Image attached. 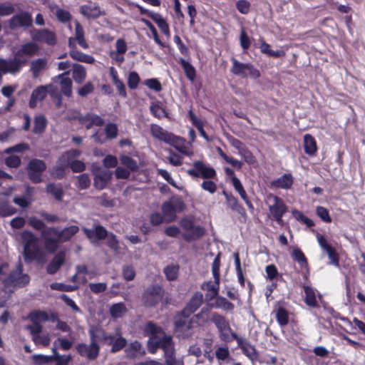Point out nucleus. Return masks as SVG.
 Returning <instances> with one entry per match:
<instances>
[{
	"label": "nucleus",
	"instance_id": "61",
	"mask_svg": "<svg viewBox=\"0 0 365 365\" xmlns=\"http://www.w3.org/2000/svg\"><path fill=\"white\" fill-rule=\"evenodd\" d=\"M104 131L106 138L112 140L118 136V128L115 123H108L106 125Z\"/></svg>",
	"mask_w": 365,
	"mask_h": 365
},
{
	"label": "nucleus",
	"instance_id": "35",
	"mask_svg": "<svg viewBox=\"0 0 365 365\" xmlns=\"http://www.w3.org/2000/svg\"><path fill=\"white\" fill-rule=\"evenodd\" d=\"M68 71L58 75L60 79V89L61 93L66 97L72 96V81L68 76Z\"/></svg>",
	"mask_w": 365,
	"mask_h": 365
},
{
	"label": "nucleus",
	"instance_id": "58",
	"mask_svg": "<svg viewBox=\"0 0 365 365\" xmlns=\"http://www.w3.org/2000/svg\"><path fill=\"white\" fill-rule=\"evenodd\" d=\"M126 312V307L123 302L113 304L110 308V315L114 318H119L122 317Z\"/></svg>",
	"mask_w": 365,
	"mask_h": 365
},
{
	"label": "nucleus",
	"instance_id": "42",
	"mask_svg": "<svg viewBox=\"0 0 365 365\" xmlns=\"http://www.w3.org/2000/svg\"><path fill=\"white\" fill-rule=\"evenodd\" d=\"M292 258L297 262L302 268H306L309 272V264L307 257L302 250L297 247H294L291 253Z\"/></svg>",
	"mask_w": 365,
	"mask_h": 365
},
{
	"label": "nucleus",
	"instance_id": "32",
	"mask_svg": "<svg viewBox=\"0 0 365 365\" xmlns=\"http://www.w3.org/2000/svg\"><path fill=\"white\" fill-rule=\"evenodd\" d=\"M22 66L19 63V61L14 58L6 61L3 58H0V71L3 73H15L19 72Z\"/></svg>",
	"mask_w": 365,
	"mask_h": 365
},
{
	"label": "nucleus",
	"instance_id": "63",
	"mask_svg": "<svg viewBox=\"0 0 365 365\" xmlns=\"http://www.w3.org/2000/svg\"><path fill=\"white\" fill-rule=\"evenodd\" d=\"M140 81V78L137 72L130 71L128 73V86L130 89H131V90L136 89L138 86Z\"/></svg>",
	"mask_w": 365,
	"mask_h": 365
},
{
	"label": "nucleus",
	"instance_id": "17",
	"mask_svg": "<svg viewBox=\"0 0 365 365\" xmlns=\"http://www.w3.org/2000/svg\"><path fill=\"white\" fill-rule=\"evenodd\" d=\"M317 238L321 248L327 253L329 259H330V264L336 267H339V257L335 248L328 243L324 235L318 233Z\"/></svg>",
	"mask_w": 365,
	"mask_h": 365
},
{
	"label": "nucleus",
	"instance_id": "16",
	"mask_svg": "<svg viewBox=\"0 0 365 365\" xmlns=\"http://www.w3.org/2000/svg\"><path fill=\"white\" fill-rule=\"evenodd\" d=\"M33 24L32 16L27 11H21L9 20V26L14 30L21 27H30Z\"/></svg>",
	"mask_w": 365,
	"mask_h": 365
},
{
	"label": "nucleus",
	"instance_id": "62",
	"mask_svg": "<svg viewBox=\"0 0 365 365\" xmlns=\"http://www.w3.org/2000/svg\"><path fill=\"white\" fill-rule=\"evenodd\" d=\"M179 272L178 265H168L164 269V273L168 280L173 281L178 278Z\"/></svg>",
	"mask_w": 365,
	"mask_h": 365
},
{
	"label": "nucleus",
	"instance_id": "56",
	"mask_svg": "<svg viewBox=\"0 0 365 365\" xmlns=\"http://www.w3.org/2000/svg\"><path fill=\"white\" fill-rule=\"evenodd\" d=\"M276 320L277 323L284 327L289 323V313L285 308L279 307L276 311Z\"/></svg>",
	"mask_w": 365,
	"mask_h": 365
},
{
	"label": "nucleus",
	"instance_id": "19",
	"mask_svg": "<svg viewBox=\"0 0 365 365\" xmlns=\"http://www.w3.org/2000/svg\"><path fill=\"white\" fill-rule=\"evenodd\" d=\"M90 341L95 343L107 344L112 339V334L107 332L103 328L98 326H93L88 330Z\"/></svg>",
	"mask_w": 365,
	"mask_h": 365
},
{
	"label": "nucleus",
	"instance_id": "51",
	"mask_svg": "<svg viewBox=\"0 0 365 365\" xmlns=\"http://www.w3.org/2000/svg\"><path fill=\"white\" fill-rule=\"evenodd\" d=\"M153 21L158 25V28L165 36L170 37V31L169 25L160 14L158 13L157 15L153 18Z\"/></svg>",
	"mask_w": 365,
	"mask_h": 365
},
{
	"label": "nucleus",
	"instance_id": "5",
	"mask_svg": "<svg viewBox=\"0 0 365 365\" xmlns=\"http://www.w3.org/2000/svg\"><path fill=\"white\" fill-rule=\"evenodd\" d=\"M165 294V289L161 285L151 284L144 290L142 294V304L146 308L154 307L163 302Z\"/></svg>",
	"mask_w": 365,
	"mask_h": 365
},
{
	"label": "nucleus",
	"instance_id": "23",
	"mask_svg": "<svg viewBox=\"0 0 365 365\" xmlns=\"http://www.w3.org/2000/svg\"><path fill=\"white\" fill-rule=\"evenodd\" d=\"M168 144L173 146L175 150L186 156H190L192 155V152L190 150L187 141L185 138L172 135L170 140L168 142Z\"/></svg>",
	"mask_w": 365,
	"mask_h": 365
},
{
	"label": "nucleus",
	"instance_id": "6",
	"mask_svg": "<svg viewBox=\"0 0 365 365\" xmlns=\"http://www.w3.org/2000/svg\"><path fill=\"white\" fill-rule=\"evenodd\" d=\"M181 227L187 232L182 235V238L186 242L197 240L205 234V229L200 225H195V220L192 217H185L180 220Z\"/></svg>",
	"mask_w": 365,
	"mask_h": 365
},
{
	"label": "nucleus",
	"instance_id": "34",
	"mask_svg": "<svg viewBox=\"0 0 365 365\" xmlns=\"http://www.w3.org/2000/svg\"><path fill=\"white\" fill-rule=\"evenodd\" d=\"M150 133L153 137L165 143L169 142L173 135L172 133L164 130L161 126L157 124H152L150 125Z\"/></svg>",
	"mask_w": 365,
	"mask_h": 365
},
{
	"label": "nucleus",
	"instance_id": "47",
	"mask_svg": "<svg viewBox=\"0 0 365 365\" xmlns=\"http://www.w3.org/2000/svg\"><path fill=\"white\" fill-rule=\"evenodd\" d=\"M215 302L211 304V307L220 308L225 311H232L235 309V305L229 302L226 298L218 294L215 297Z\"/></svg>",
	"mask_w": 365,
	"mask_h": 365
},
{
	"label": "nucleus",
	"instance_id": "39",
	"mask_svg": "<svg viewBox=\"0 0 365 365\" xmlns=\"http://www.w3.org/2000/svg\"><path fill=\"white\" fill-rule=\"evenodd\" d=\"M162 212L168 222H173L176 218V209L171 201H166L162 205Z\"/></svg>",
	"mask_w": 365,
	"mask_h": 365
},
{
	"label": "nucleus",
	"instance_id": "33",
	"mask_svg": "<svg viewBox=\"0 0 365 365\" xmlns=\"http://www.w3.org/2000/svg\"><path fill=\"white\" fill-rule=\"evenodd\" d=\"M80 154L81 152L76 149L68 150L59 157L57 163L66 170L68 168L71 167L72 160L78 157Z\"/></svg>",
	"mask_w": 365,
	"mask_h": 365
},
{
	"label": "nucleus",
	"instance_id": "57",
	"mask_svg": "<svg viewBox=\"0 0 365 365\" xmlns=\"http://www.w3.org/2000/svg\"><path fill=\"white\" fill-rule=\"evenodd\" d=\"M47 61L44 58H38L31 62V71L34 77H37L41 71L46 66Z\"/></svg>",
	"mask_w": 365,
	"mask_h": 365
},
{
	"label": "nucleus",
	"instance_id": "64",
	"mask_svg": "<svg viewBox=\"0 0 365 365\" xmlns=\"http://www.w3.org/2000/svg\"><path fill=\"white\" fill-rule=\"evenodd\" d=\"M53 361H56L55 365H68L69 361L71 359V356L70 355L68 356H61L56 351V348L53 349Z\"/></svg>",
	"mask_w": 365,
	"mask_h": 365
},
{
	"label": "nucleus",
	"instance_id": "9",
	"mask_svg": "<svg viewBox=\"0 0 365 365\" xmlns=\"http://www.w3.org/2000/svg\"><path fill=\"white\" fill-rule=\"evenodd\" d=\"M27 173L29 179L35 184L43 181V173L46 170V163L40 159H31L27 165Z\"/></svg>",
	"mask_w": 365,
	"mask_h": 365
},
{
	"label": "nucleus",
	"instance_id": "31",
	"mask_svg": "<svg viewBox=\"0 0 365 365\" xmlns=\"http://www.w3.org/2000/svg\"><path fill=\"white\" fill-rule=\"evenodd\" d=\"M127 344V340L125 338L122 336L121 332L116 331L114 334H112V339L108 341V345L111 346L110 351L112 353H116L122 350L125 347Z\"/></svg>",
	"mask_w": 365,
	"mask_h": 365
},
{
	"label": "nucleus",
	"instance_id": "1",
	"mask_svg": "<svg viewBox=\"0 0 365 365\" xmlns=\"http://www.w3.org/2000/svg\"><path fill=\"white\" fill-rule=\"evenodd\" d=\"M79 231L77 225L66 227L58 230L54 227H50L41 232V238L43 240L44 248L49 252L57 250L60 242H68Z\"/></svg>",
	"mask_w": 365,
	"mask_h": 365
},
{
	"label": "nucleus",
	"instance_id": "46",
	"mask_svg": "<svg viewBox=\"0 0 365 365\" xmlns=\"http://www.w3.org/2000/svg\"><path fill=\"white\" fill-rule=\"evenodd\" d=\"M303 288L305 293L304 302L306 304L313 308L318 307L319 304L316 299L315 291L314 289L307 285H304Z\"/></svg>",
	"mask_w": 365,
	"mask_h": 365
},
{
	"label": "nucleus",
	"instance_id": "26",
	"mask_svg": "<svg viewBox=\"0 0 365 365\" xmlns=\"http://www.w3.org/2000/svg\"><path fill=\"white\" fill-rule=\"evenodd\" d=\"M82 230L86 235V237L91 240L93 239L97 240H103L108 237L107 230L101 225L95 226L93 230H91L87 227H83Z\"/></svg>",
	"mask_w": 365,
	"mask_h": 365
},
{
	"label": "nucleus",
	"instance_id": "49",
	"mask_svg": "<svg viewBox=\"0 0 365 365\" xmlns=\"http://www.w3.org/2000/svg\"><path fill=\"white\" fill-rule=\"evenodd\" d=\"M53 9H55V16L60 23L69 24L71 22L72 16L68 10H65L58 6H56Z\"/></svg>",
	"mask_w": 365,
	"mask_h": 365
},
{
	"label": "nucleus",
	"instance_id": "45",
	"mask_svg": "<svg viewBox=\"0 0 365 365\" xmlns=\"http://www.w3.org/2000/svg\"><path fill=\"white\" fill-rule=\"evenodd\" d=\"M47 120L44 115L39 114L34 118V125L32 132L34 134H41L47 126Z\"/></svg>",
	"mask_w": 365,
	"mask_h": 365
},
{
	"label": "nucleus",
	"instance_id": "28",
	"mask_svg": "<svg viewBox=\"0 0 365 365\" xmlns=\"http://www.w3.org/2000/svg\"><path fill=\"white\" fill-rule=\"evenodd\" d=\"M104 120L98 115L88 112L83 116L81 125H84L87 130L93 126L101 127L104 124Z\"/></svg>",
	"mask_w": 365,
	"mask_h": 365
},
{
	"label": "nucleus",
	"instance_id": "48",
	"mask_svg": "<svg viewBox=\"0 0 365 365\" xmlns=\"http://www.w3.org/2000/svg\"><path fill=\"white\" fill-rule=\"evenodd\" d=\"M20 50L27 57H31L38 53L40 47L35 42H28L21 45Z\"/></svg>",
	"mask_w": 365,
	"mask_h": 365
},
{
	"label": "nucleus",
	"instance_id": "18",
	"mask_svg": "<svg viewBox=\"0 0 365 365\" xmlns=\"http://www.w3.org/2000/svg\"><path fill=\"white\" fill-rule=\"evenodd\" d=\"M94 179L93 185L98 190H103L112 178V173L108 170L98 168L93 171Z\"/></svg>",
	"mask_w": 365,
	"mask_h": 365
},
{
	"label": "nucleus",
	"instance_id": "36",
	"mask_svg": "<svg viewBox=\"0 0 365 365\" xmlns=\"http://www.w3.org/2000/svg\"><path fill=\"white\" fill-rule=\"evenodd\" d=\"M187 115L189 120L192 123V125L197 129L200 135L207 141H210V138H209V136L207 135L206 132L204 130L203 121L200 118H199L191 109L188 111Z\"/></svg>",
	"mask_w": 365,
	"mask_h": 365
},
{
	"label": "nucleus",
	"instance_id": "8",
	"mask_svg": "<svg viewBox=\"0 0 365 365\" xmlns=\"http://www.w3.org/2000/svg\"><path fill=\"white\" fill-rule=\"evenodd\" d=\"M212 322H213L217 327L220 338L222 341L231 342L235 340L233 334H237L232 331L229 322L224 316L217 312H213L212 314Z\"/></svg>",
	"mask_w": 365,
	"mask_h": 365
},
{
	"label": "nucleus",
	"instance_id": "40",
	"mask_svg": "<svg viewBox=\"0 0 365 365\" xmlns=\"http://www.w3.org/2000/svg\"><path fill=\"white\" fill-rule=\"evenodd\" d=\"M73 38L81 47L84 49L88 48L89 45L85 38L83 28L78 21H76L75 23V36Z\"/></svg>",
	"mask_w": 365,
	"mask_h": 365
},
{
	"label": "nucleus",
	"instance_id": "4",
	"mask_svg": "<svg viewBox=\"0 0 365 365\" xmlns=\"http://www.w3.org/2000/svg\"><path fill=\"white\" fill-rule=\"evenodd\" d=\"M24 244V256L26 261L31 262L39 258L41 252L38 237L31 231L24 230L21 235Z\"/></svg>",
	"mask_w": 365,
	"mask_h": 365
},
{
	"label": "nucleus",
	"instance_id": "14",
	"mask_svg": "<svg viewBox=\"0 0 365 365\" xmlns=\"http://www.w3.org/2000/svg\"><path fill=\"white\" fill-rule=\"evenodd\" d=\"M77 353L89 361L96 360L100 354L101 347L98 343L90 341V344L79 343L76 346Z\"/></svg>",
	"mask_w": 365,
	"mask_h": 365
},
{
	"label": "nucleus",
	"instance_id": "21",
	"mask_svg": "<svg viewBox=\"0 0 365 365\" xmlns=\"http://www.w3.org/2000/svg\"><path fill=\"white\" fill-rule=\"evenodd\" d=\"M202 303L203 294L200 292H196L180 312H182V314L191 316L200 307Z\"/></svg>",
	"mask_w": 365,
	"mask_h": 365
},
{
	"label": "nucleus",
	"instance_id": "25",
	"mask_svg": "<svg viewBox=\"0 0 365 365\" xmlns=\"http://www.w3.org/2000/svg\"><path fill=\"white\" fill-rule=\"evenodd\" d=\"M80 13L88 19H98L101 16L105 15V12L102 11L101 8L96 4L90 3L89 4L83 5L80 7Z\"/></svg>",
	"mask_w": 365,
	"mask_h": 365
},
{
	"label": "nucleus",
	"instance_id": "7",
	"mask_svg": "<svg viewBox=\"0 0 365 365\" xmlns=\"http://www.w3.org/2000/svg\"><path fill=\"white\" fill-rule=\"evenodd\" d=\"M232 67L230 72L242 78L250 76L252 78L257 79L260 77V72L252 63H242L232 57L231 58Z\"/></svg>",
	"mask_w": 365,
	"mask_h": 365
},
{
	"label": "nucleus",
	"instance_id": "52",
	"mask_svg": "<svg viewBox=\"0 0 365 365\" xmlns=\"http://www.w3.org/2000/svg\"><path fill=\"white\" fill-rule=\"evenodd\" d=\"M120 163L132 172H136L138 170V165L135 160L127 155H121L119 157Z\"/></svg>",
	"mask_w": 365,
	"mask_h": 365
},
{
	"label": "nucleus",
	"instance_id": "22",
	"mask_svg": "<svg viewBox=\"0 0 365 365\" xmlns=\"http://www.w3.org/2000/svg\"><path fill=\"white\" fill-rule=\"evenodd\" d=\"M222 195L225 196L227 206L232 210L236 212L238 215L244 218H247V212L245 207L239 202L237 198L235 197L232 192L222 191Z\"/></svg>",
	"mask_w": 365,
	"mask_h": 365
},
{
	"label": "nucleus",
	"instance_id": "2",
	"mask_svg": "<svg viewBox=\"0 0 365 365\" xmlns=\"http://www.w3.org/2000/svg\"><path fill=\"white\" fill-rule=\"evenodd\" d=\"M157 349H160L163 351L165 365H182V362L176 358L175 342L171 335L164 332L163 336L156 339L153 346L149 347V351L155 354Z\"/></svg>",
	"mask_w": 365,
	"mask_h": 365
},
{
	"label": "nucleus",
	"instance_id": "3",
	"mask_svg": "<svg viewBox=\"0 0 365 365\" xmlns=\"http://www.w3.org/2000/svg\"><path fill=\"white\" fill-rule=\"evenodd\" d=\"M194 319L191 316L178 312L174 316L173 331L178 338L185 339L193 334Z\"/></svg>",
	"mask_w": 365,
	"mask_h": 365
},
{
	"label": "nucleus",
	"instance_id": "44",
	"mask_svg": "<svg viewBox=\"0 0 365 365\" xmlns=\"http://www.w3.org/2000/svg\"><path fill=\"white\" fill-rule=\"evenodd\" d=\"M178 62L181 65L186 77L190 81H193L196 77V70L195 67L183 58H180Z\"/></svg>",
	"mask_w": 365,
	"mask_h": 365
},
{
	"label": "nucleus",
	"instance_id": "27",
	"mask_svg": "<svg viewBox=\"0 0 365 365\" xmlns=\"http://www.w3.org/2000/svg\"><path fill=\"white\" fill-rule=\"evenodd\" d=\"M195 324L203 327L212 322L211 307L206 306L201 309L200 312L192 317Z\"/></svg>",
	"mask_w": 365,
	"mask_h": 365
},
{
	"label": "nucleus",
	"instance_id": "30",
	"mask_svg": "<svg viewBox=\"0 0 365 365\" xmlns=\"http://www.w3.org/2000/svg\"><path fill=\"white\" fill-rule=\"evenodd\" d=\"M109 73L119 96L124 98H127L128 95L125 86L123 81L119 78L117 70L113 66H111L109 68Z\"/></svg>",
	"mask_w": 365,
	"mask_h": 365
},
{
	"label": "nucleus",
	"instance_id": "10",
	"mask_svg": "<svg viewBox=\"0 0 365 365\" xmlns=\"http://www.w3.org/2000/svg\"><path fill=\"white\" fill-rule=\"evenodd\" d=\"M193 168L187 170V173L192 178L204 179H213L217 176L215 170L207 165L202 160H196L192 164Z\"/></svg>",
	"mask_w": 365,
	"mask_h": 365
},
{
	"label": "nucleus",
	"instance_id": "59",
	"mask_svg": "<svg viewBox=\"0 0 365 365\" xmlns=\"http://www.w3.org/2000/svg\"><path fill=\"white\" fill-rule=\"evenodd\" d=\"M16 212V209L9 204L8 201H0V216L8 217Z\"/></svg>",
	"mask_w": 365,
	"mask_h": 365
},
{
	"label": "nucleus",
	"instance_id": "20",
	"mask_svg": "<svg viewBox=\"0 0 365 365\" xmlns=\"http://www.w3.org/2000/svg\"><path fill=\"white\" fill-rule=\"evenodd\" d=\"M235 340H236L238 346L241 349L244 355L252 361L256 360L258 357V353L255 346L245 339L240 338L237 334H233Z\"/></svg>",
	"mask_w": 365,
	"mask_h": 365
},
{
	"label": "nucleus",
	"instance_id": "37",
	"mask_svg": "<svg viewBox=\"0 0 365 365\" xmlns=\"http://www.w3.org/2000/svg\"><path fill=\"white\" fill-rule=\"evenodd\" d=\"M127 356L130 359H135L137 356H143L145 354V351L143 348L140 341L135 340L131 342L125 350Z\"/></svg>",
	"mask_w": 365,
	"mask_h": 365
},
{
	"label": "nucleus",
	"instance_id": "53",
	"mask_svg": "<svg viewBox=\"0 0 365 365\" xmlns=\"http://www.w3.org/2000/svg\"><path fill=\"white\" fill-rule=\"evenodd\" d=\"M144 331L151 336V339L155 340L158 338V336H156L158 334H164L163 328L156 325L153 322H148L145 324Z\"/></svg>",
	"mask_w": 365,
	"mask_h": 365
},
{
	"label": "nucleus",
	"instance_id": "12",
	"mask_svg": "<svg viewBox=\"0 0 365 365\" xmlns=\"http://www.w3.org/2000/svg\"><path fill=\"white\" fill-rule=\"evenodd\" d=\"M29 276L26 274H23V265L21 263H19L16 267L11 271L4 282L8 285L24 287L29 283Z\"/></svg>",
	"mask_w": 365,
	"mask_h": 365
},
{
	"label": "nucleus",
	"instance_id": "41",
	"mask_svg": "<svg viewBox=\"0 0 365 365\" xmlns=\"http://www.w3.org/2000/svg\"><path fill=\"white\" fill-rule=\"evenodd\" d=\"M69 56L77 61L89 64L95 62V58L92 56L84 53L78 49L70 50Z\"/></svg>",
	"mask_w": 365,
	"mask_h": 365
},
{
	"label": "nucleus",
	"instance_id": "43",
	"mask_svg": "<svg viewBox=\"0 0 365 365\" xmlns=\"http://www.w3.org/2000/svg\"><path fill=\"white\" fill-rule=\"evenodd\" d=\"M72 77L76 83L81 84L86 78V71L84 66L78 63H74Z\"/></svg>",
	"mask_w": 365,
	"mask_h": 365
},
{
	"label": "nucleus",
	"instance_id": "38",
	"mask_svg": "<svg viewBox=\"0 0 365 365\" xmlns=\"http://www.w3.org/2000/svg\"><path fill=\"white\" fill-rule=\"evenodd\" d=\"M304 150L309 156L315 155L317 151V145L315 138L311 134L304 135Z\"/></svg>",
	"mask_w": 365,
	"mask_h": 365
},
{
	"label": "nucleus",
	"instance_id": "54",
	"mask_svg": "<svg viewBox=\"0 0 365 365\" xmlns=\"http://www.w3.org/2000/svg\"><path fill=\"white\" fill-rule=\"evenodd\" d=\"M220 253H218L217 256L215 257L212 264V273L214 277V283H215L217 285H220Z\"/></svg>",
	"mask_w": 365,
	"mask_h": 365
},
{
	"label": "nucleus",
	"instance_id": "11",
	"mask_svg": "<svg viewBox=\"0 0 365 365\" xmlns=\"http://www.w3.org/2000/svg\"><path fill=\"white\" fill-rule=\"evenodd\" d=\"M268 199H273L274 204L269 206V212L272 218L280 225L284 224L282 217L287 212V206L284 201L279 197L269 193Z\"/></svg>",
	"mask_w": 365,
	"mask_h": 365
},
{
	"label": "nucleus",
	"instance_id": "55",
	"mask_svg": "<svg viewBox=\"0 0 365 365\" xmlns=\"http://www.w3.org/2000/svg\"><path fill=\"white\" fill-rule=\"evenodd\" d=\"M46 192L53 195L56 200H62L63 196V190L60 185L50 182L46 185Z\"/></svg>",
	"mask_w": 365,
	"mask_h": 365
},
{
	"label": "nucleus",
	"instance_id": "29",
	"mask_svg": "<svg viewBox=\"0 0 365 365\" xmlns=\"http://www.w3.org/2000/svg\"><path fill=\"white\" fill-rule=\"evenodd\" d=\"M66 255L63 252H58L46 267V272L49 274H56L61 267L64 264Z\"/></svg>",
	"mask_w": 365,
	"mask_h": 365
},
{
	"label": "nucleus",
	"instance_id": "15",
	"mask_svg": "<svg viewBox=\"0 0 365 365\" xmlns=\"http://www.w3.org/2000/svg\"><path fill=\"white\" fill-rule=\"evenodd\" d=\"M31 38L34 41L46 43L51 46L57 43L56 33L47 29H34L31 32Z\"/></svg>",
	"mask_w": 365,
	"mask_h": 365
},
{
	"label": "nucleus",
	"instance_id": "60",
	"mask_svg": "<svg viewBox=\"0 0 365 365\" xmlns=\"http://www.w3.org/2000/svg\"><path fill=\"white\" fill-rule=\"evenodd\" d=\"M151 31L154 41L156 43H158L160 47L164 48L165 46V43L160 39L158 36V31L153 24L148 19L142 18L140 20Z\"/></svg>",
	"mask_w": 365,
	"mask_h": 365
},
{
	"label": "nucleus",
	"instance_id": "24",
	"mask_svg": "<svg viewBox=\"0 0 365 365\" xmlns=\"http://www.w3.org/2000/svg\"><path fill=\"white\" fill-rule=\"evenodd\" d=\"M294 183V178L291 173H284L279 178L272 180L269 187L275 189L289 190L292 188Z\"/></svg>",
	"mask_w": 365,
	"mask_h": 365
},
{
	"label": "nucleus",
	"instance_id": "50",
	"mask_svg": "<svg viewBox=\"0 0 365 365\" xmlns=\"http://www.w3.org/2000/svg\"><path fill=\"white\" fill-rule=\"evenodd\" d=\"M29 318L31 319L32 323L44 322L49 320V317L46 312L41 310H34L29 313Z\"/></svg>",
	"mask_w": 365,
	"mask_h": 365
},
{
	"label": "nucleus",
	"instance_id": "13",
	"mask_svg": "<svg viewBox=\"0 0 365 365\" xmlns=\"http://www.w3.org/2000/svg\"><path fill=\"white\" fill-rule=\"evenodd\" d=\"M50 93L52 97L57 95V89L51 84L48 86H40L35 88L31 95L29 106L31 108H34L37 106L38 101H43Z\"/></svg>",
	"mask_w": 365,
	"mask_h": 365
}]
</instances>
